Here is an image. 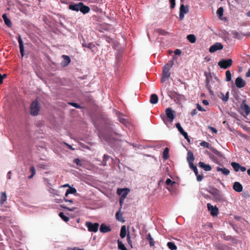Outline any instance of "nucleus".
<instances>
[{"label":"nucleus","instance_id":"nucleus-1","mask_svg":"<svg viewBox=\"0 0 250 250\" xmlns=\"http://www.w3.org/2000/svg\"><path fill=\"white\" fill-rule=\"evenodd\" d=\"M69 9L77 12L80 11L83 14L89 13L90 10V8L88 6L84 5L83 3L82 2L69 4Z\"/></svg>","mask_w":250,"mask_h":250},{"label":"nucleus","instance_id":"nucleus-2","mask_svg":"<svg viewBox=\"0 0 250 250\" xmlns=\"http://www.w3.org/2000/svg\"><path fill=\"white\" fill-rule=\"evenodd\" d=\"M40 111V106L38 102L35 100L32 102L30 105V114L36 116Z\"/></svg>","mask_w":250,"mask_h":250},{"label":"nucleus","instance_id":"nucleus-3","mask_svg":"<svg viewBox=\"0 0 250 250\" xmlns=\"http://www.w3.org/2000/svg\"><path fill=\"white\" fill-rule=\"evenodd\" d=\"M85 226L87 228L89 231L96 232L98 230L99 224L98 223H93L91 222H86Z\"/></svg>","mask_w":250,"mask_h":250},{"label":"nucleus","instance_id":"nucleus-4","mask_svg":"<svg viewBox=\"0 0 250 250\" xmlns=\"http://www.w3.org/2000/svg\"><path fill=\"white\" fill-rule=\"evenodd\" d=\"M232 64V61L231 59H229L227 60L222 59L218 63V65L221 68L227 69L230 67Z\"/></svg>","mask_w":250,"mask_h":250},{"label":"nucleus","instance_id":"nucleus-5","mask_svg":"<svg viewBox=\"0 0 250 250\" xmlns=\"http://www.w3.org/2000/svg\"><path fill=\"white\" fill-rule=\"evenodd\" d=\"M129 191V189L127 188H118L117 189V194L121 196L120 200V204L121 205L122 204V200L126 197V196L128 194Z\"/></svg>","mask_w":250,"mask_h":250},{"label":"nucleus","instance_id":"nucleus-6","mask_svg":"<svg viewBox=\"0 0 250 250\" xmlns=\"http://www.w3.org/2000/svg\"><path fill=\"white\" fill-rule=\"evenodd\" d=\"M166 114L170 122H172L175 118V112L171 107L167 108L166 109Z\"/></svg>","mask_w":250,"mask_h":250},{"label":"nucleus","instance_id":"nucleus-7","mask_svg":"<svg viewBox=\"0 0 250 250\" xmlns=\"http://www.w3.org/2000/svg\"><path fill=\"white\" fill-rule=\"evenodd\" d=\"M223 48V44L220 42H216L214 44L211 45L209 49V51L210 53H214L215 51L221 50Z\"/></svg>","mask_w":250,"mask_h":250},{"label":"nucleus","instance_id":"nucleus-8","mask_svg":"<svg viewBox=\"0 0 250 250\" xmlns=\"http://www.w3.org/2000/svg\"><path fill=\"white\" fill-rule=\"evenodd\" d=\"M207 208L212 216H216L218 213V208L216 207H213L211 204L208 203Z\"/></svg>","mask_w":250,"mask_h":250},{"label":"nucleus","instance_id":"nucleus-9","mask_svg":"<svg viewBox=\"0 0 250 250\" xmlns=\"http://www.w3.org/2000/svg\"><path fill=\"white\" fill-rule=\"evenodd\" d=\"M236 86L239 88H243L245 86L246 82L241 77H238L235 81Z\"/></svg>","mask_w":250,"mask_h":250},{"label":"nucleus","instance_id":"nucleus-10","mask_svg":"<svg viewBox=\"0 0 250 250\" xmlns=\"http://www.w3.org/2000/svg\"><path fill=\"white\" fill-rule=\"evenodd\" d=\"M18 42L19 43L20 53L21 54L22 57H23L24 55V50L23 43V42H22V40L21 35H19V36L18 37Z\"/></svg>","mask_w":250,"mask_h":250},{"label":"nucleus","instance_id":"nucleus-11","mask_svg":"<svg viewBox=\"0 0 250 250\" xmlns=\"http://www.w3.org/2000/svg\"><path fill=\"white\" fill-rule=\"evenodd\" d=\"M241 108L242 110L245 112L246 115L250 113V107L246 104L245 100H244L241 105Z\"/></svg>","mask_w":250,"mask_h":250},{"label":"nucleus","instance_id":"nucleus-12","mask_svg":"<svg viewBox=\"0 0 250 250\" xmlns=\"http://www.w3.org/2000/svg\"><path fill=\"white\" fill-rule=\"evenodd\" d=\"M170 76L169 70L166 69H163V76L161 78V82L164 83L166 81V79L168 78Z\"/></svg>","mask_w":250,"mask_h":250},{"label":"nucleus","instance_id":"nucleus-13","mask_svg":"<svg viewBox=\"0 0 250 250\" xmlns=\"http://www.w3.org/2000/svg\"><path fill=\"white\" fill-rule=\"evenodd\" d=\"M187 161L188 163L189 166L190 165L194 164L193 162L194 161V157L193 154L191 151H188L187 154Z\"/></svg>","mask_w":250,"mask_h":250},{"label":"nucleus","instance_id":"nucleus-14","mask_svg":"<svg viewBox=\"0 0 250 250\" xmlns=\"http://www.w3.org/2000/svg\"><path fill=\"white\" fill-rule=\"evenodd\" d=\"M233 188L236 191L240 192L243 190V186L240 183L235 182L233 184Z\"/></svg>","mask_w":250,"mask_h":250},{"label":"nucleus","instance_id":"nucleus-15","mask_svg":"<svg viewBox=\"0 0 250 250\" xmlns=\"http://www.w3.org/2000/svg\"><path fill=\"white\" fill-rule=\"evenodd\" d=\"M62 58H63V60L62 62V65L64 67L66 66L70 62V58L69 56L65 55H63L62 56Z\"/></svg>","mask_w":250,"mask_h":250},{"label":"nucleus","instance_id":"nucleus-16","mask_svg":"<svg viewBox=\"0 0 250 250\" xmlns=\"http://www.w3.org/2000/svg\"><path fill=\"white\" fill-rule=\"evenodd\" d=\"M198 166L199 167L203 168L204 170L206 171H208L211 170V166L209 165L205 164L204 162H199Z\"/></svg>","mask_w":250,"mask_h":250},{"label":"nucleus","instance_id":"nucleus-17","mask_svg":"<svg viewBox=\"0 0 250 250\" xmlns=\"http://www.w3.org/2000/svg\"><path fill=\"white\" fill-rule=\"evenodd\" d=\"M111 229L109 226H107L104 224H102L100 228V231L103 233H106L111 231Z\"/></svg>","mask_w":250,"mask_h":250},{"label":"nucleus","instance_id":"nucleus-18","mask_svg":"<svg viewBox=\"0 0 250 250\" xmlns=\"http://www.w3.org/2000/svg\"><path fill=\"white\" fill-rule=\"evenodd\" d=\"M5 24L9 27L12 26V23L10 19H9L6 14H3L2 16Z\"/></svg>","mask_w":250,"mask_h":250},{"label":"nucleus","instance_id":"nucleus-19","mask_svg":"<svg viewBox=\"0 0 250 250\" xmlns=\"http://www.w3.org/2000/svg\"><path fill=\"white\" fill-rule=\"evenodd\" d=\"M158 102V97L156 94H153L150 96V102L152 104H156Z\"/></svg>","mask_w":250,"mask_h":250},{"label":"nucleus","instance_id":"nucleus-20","mask_svg":"<svg viewBox=\"0 0 250 250\" xmlns=\"http://www.w3.org/2000/svg\"><path fill=\"white\" fill-rule=\"evenodd\" d=\"M188 11L189 9L188 6H185L183 4H181L180 7V12L186 14L188 12Z\"/></svg>","mask_w":250,"mask_h":250},{"label":"nucleus","instance_id":"nucleus-21","mask_svg":"<svg viewBox=\"0 0 250 250\" xmlns=\"http://www.w3.org/2000/svg\"><path fill=\"white\" fill-rule=\"evenodd\" d=\"M7 200V195L5 192H1L0 204L2 205Z\"/></svg>","mask_w":250,"mask_h":250},{"label":"nucleus","instance_id":"nucleus-22","mask_svg":"<svg viewBox=\"0 0 250 250\" xmlns=\"http://www.w3.org/2000/svg\"><path fill=\"white\" fill-rule=\"evenodd\" d=\"M216 170L218 172H221L222 174L226 176L229 174V170L226 168H222L219 167H217Z\"/></svg>","mask_w":250,"mask_h":250},{"label":"nucleus","instance_id":"nucleus-23","mask_svg":"<svg viewBox=\"0 0 250 250\" xmlns=\"http://www.w3.org/2000/svg\"><path fill=\"white\" fill-rule=\"evenodd\" d=\"M120 237L122 238H124L126 235V229L125 226L124 225L122 226L120 231Z\"/></svg>","mask_w":250,"mask_h":250},{"label":"nucleus","instance_id":"nucleus-24","mask_svg":"<svg viewBox=\"0 0 250 250\" xmlns=\"http://www.w3.org/2000/svg\"><path fill=\"white\" fill-rule=\"evenodd\" d=\"M76 192V189L75 188L69 187V188L66 190L65 196V197H67L68 194H75Z\"/></svg>","mask_w":250,"mask_h":250},{"label":"nucleus","instance_id":"nucleus-25","mask_svg":"<svg viewBox=\"0 0 250 250\" xmlns=\"http://www.w3.org/2000/svg\"><path fill=\"white\" fill-rule=\"evenodd\" d=\"M205 76L206 77V86L208 88H209V82L212 80V76L210 74H208L206 73H205Z\"/></svg>","mask_w":250,"mask_h":250},{"label":"nucleus","instance_id":"nucleus-26","mask_svg":"<svg viewBox=\"0 0 250 250\" xmlns=\"http://www.w3.org/2000/svg\"><path fill=\"white\" fill-rule=\"evenodd\" d=\"M187 38L188 40L192 43L195 42L196 41V37L193 34H190L188 35Z\"/></svg>","mask_w":250,"mask_h":250},{"label":"nucleus","instance_id":"nucleus-27","mask_svg":"<svg viewBox=\"0 0 250 250\" xmlns=\"http://www.w3.org/2000/svg\"><path fill=\"white\" fill-rule=\"evenodd\" d=\"M146 239L149 241V245L150 247H153L155 245V242L153 239L152 238L150 233H148V234L147 235Z\"/></svg>","mask_w":250,"mask_h":250},{"label":"nucleus","instance_id":"nucleus-28","mask_svg":"<svg viewBox=\"0 0 250 250\" xmlns=\"http://www.w3.org/2000/svg\"><path fill=\"white\" fill-rule=\"evenodd\" d=\"M231 166L233 168L234 170L237 172L240 170V165L239 163H237L234 162H232L231 163Z\"/></svg>","mask_w":250,"mask_h":250},{"label":"nucleus","instance_id":"nucleus-29","mask_svg":"<svg viewBox=\"0 0 250 250\" xmlns=\"http://www.w3.org/2000/svg\"><path fill=\"white\" fill-rule=\"evenodd\" d=\"M82 45L83 47H86L87 48H89L90 49H91L92 50V52H93V50H92V49L95 47V44L92 43V42H90V43H83L82 44Z\"/></svg>","mask_w":250,"mask_h":250},{"label":"nucleus","instance_id":"nucleus-30","mask_svg":"<svg viewBox=\"0 0 250 250\" xmlns=\"http://www.w3.org/2000/svg\"><path fill=\"white\" fill-rule=\"evenodd\" d=\"M174 64V61L173 60H171L169 61L163 67V69H167L168 70H170L171 68L172 67V66Z\"/></svg>","mask_w":250,"mask_h":250},{"label":"nucleus","instance_id":"nucleus-31","mask_svg":"<svg viewBox=\"0 0 250 250\" xmlns=\"http://www.w3.org/2000/svg\"><path fill=\"white\" fill-rule=\"evenodd\" d=\"M169 157V149L167 147H166L163 152V158L165 160H167Z\"/></svg>","mask_w":250,"mask_h":250},{"label":"nucleus","instance_id":"nucleus-32","mask_svg":"<svg viewBox=\"0 0 250 250\" xmlns=\"http://www.w3.org/2000/svg\"><path fill=\"white\" fill-rule=\"evenodd\" d=\"M167 246L171 250H176L177 248L174 243L171 242H168L167 244Z\"/></svg>","mask_w":250,"mask_h":250},{"label":"nucleus","instance_id":"nucleus-33","mask_svg":"<svg viewBox=\"0 0 250 250\" xmlns=\"http://www.w3.org/2000/svg\"><path fill=\"white\" fill-rule=\"evenodd\" d=\"M156 31L160 35L163 36H166L169 34L168 32L162 29H157L156 30Z\"/></svg>","mask_w":250,"mask_h":250},{"label":"nucleus","instance_id":"nucleus-34","mask_svg":"<svg viewBox=\"0 0 250 250\" xmlns=\"http://www.w3.org/2000/svg\"><path fill=\"white\" fill-rule=\"evenodd\" d=\"M118 249L121 250H127L125 245L123 244V243L120 241L118 240Z\"/></svg>","mask_w":250,"mask_h":250},{"label":"nucleus","instance_id":"nucleus-35","mask_svg":"<svg viewBox=\"0 0 250 250\" xmlns=\"http://www.w3.org/2000/svg\"><path fill=\"white\" fill-rule=\"evenodd\" d=\"M231 80V74L229 70H227L226 72V81L229 82Z\"/></svg>","mask_w":250,"mask_h":250},{"label":"nucleus","instance_id":"nucleus-36","mask_svg":"<svg viewBox=\"0 0 250 250\" xmlns=\"http://www.w3.org/2000/svg\"><path fill=\"white\" fill-rule=\"evenodd\" d=\"M29 170L32 174L28 177V178L31 179L36 174V170L35 167L34 166H31L29 168Z\"/></svg>","mask_w":250,"mask_h":250},{"label":"nucleus","instance_id":"nucleus-37","mask_svg":"<svg viewBox=\"0 0 250 250\" xmlns=\"http://www.w3.org/2000/svg\"><path fill=\"white\" fill-rule=\"evenodd\" d=\"M224 12V9L223 8L221 7H219L217 10V14L219 18H221L223 15Z\"/></svg>","mask_w":250,"mask_h":250},{"label":"nucleus","instance_id":"nucleus-38","mask_svg":"<svg viewBox=\"0 0 250 250\" xmlns=\"http://www.w3.org/2000/svg\"><path fill=\"white\" fill-rule=\"evenodd\" d=\"M208 192L214 196L218 195L219 193V190H218L217 188H213L211 190H208Z\"/></svg>","mask_w":250,"mask_h":250},{"label":"nucleus","instance_id":"nucleus-39","mask_svg":"<svg viewBox=\"0 0 250 250\" xmlns=\"http://www.w3.org/2000/svg\"><path fill=\"white\" fill-rule=\"evenodd\" d=\"M59 216L66 222H68L69 220V217L65 216L63 212H60L59 213Z\"/></svg>","mask_w":250,"mask_h":250},{"label":"nucleus","instance_id":"nucleus-40","mask_svg":"<svg viewBox=\"0 0 250 250\" xmlns=\"http://www.w3.org/2000/svg\"><path fill=\"white\" fill-rule=\"evenodd\" d=\"M189 167L190 168V169L193 170L195 174L197 175V173H198V169H197L196 166H194V164H192V165H189Z\"/></svg>","mask_w":250,"mask_h":250},{"label":"nucleus","instance_id":"nucleus-41","mask_svg":"<svg viewBox=\"0 0 250 250\" xmlns=\"http://www.w3.org/2000/svg\"><path fill=\"white\" fill-rule=\"evenodd\" d=\"M175 125L176 128L178 129V131L180 132L181 134L185 131L183 128L181 126V125L179 123H177Z\"/></svg>","mask_w":250,"mask_h":250},{"label":"nucleus","instance_id":"nucleus-42","mask_svg":"<svg viewBox=\"0 0 250 250\" xmlns=\"http://www.w3.org/2000/svg\"><path fill=\"white\" fill-rule=\"evenodd\" d=\"M200 145L202 146H203L204 147H206V148H209V144L206 141H202L201 143H200Z\"/></svg>","mask_w":250,"mask_h":250},{"label":"nucleus","instance_id":"nucleus-43","mask_svg":"<svg viewBox=\"0 0 250 250\" xmlns=\"http://www.w3.org/2000/svg\"><path fill=\"white\" fill-rule=\"evenodd\" d=\"M166 184L167 185H173L175 184V182H173L172 180H171L170 179L168 178L166 180Z\"/></svg>","mask_w":250,"mask_h":250},{"label":"nucleus","instance_id":"nucleus-44","mask_svg":"<svg viewBox=\"0 0 250 250\" xmlns=\"http://www.w3.org/2000/svg\"><path fill=\"white\" fill-rule=\"evenodd\" d=\"M175 94H176V93L175 92H173L172 91H168L167 92V94H168V96L171 99H172L173 98Z\"/></svg>","mask_w":250,"mask_h":250},{"label":"nucleus","instance_id":"nucleus-45","mask_svg":"<svg viewBox=\"0 0 250 250\" xmlns=\"http://www.w3.org/2000/svg\"><path fill=\"white\" fill-rule=\"evenodd\" d=\"M126 239H127V241L128 244L131 246V247L132 248V242H131V238H130V236L129 234H127V238H126Z\"/></svg>","mask_w":250,"mask_h":250},{"label":"nucleus","instance_id":"nucleus-46","mask_svg":"<svg viewBox=\"0 0 250 250\" xmlns=\"http://www.w3.org/2000/svg\"><path fill=\"white\" fill-rule=\"evenodd\" d=\"M170 8L173 9L175 6V0H169Z\"/></svg>","mask_w":250,"mask_h":250},{"label":"nucleus","instance_id":"nucleus-47","mask_svg":"<svg viewBox=\"0 0 250 250\" xmlns=\"http://www.w3.org/2000/svg\"><path fill=\"white\" fill-rule=\"evenodd\" d=\"M69 104L72 105L73 106L77 108H81V106L77 104V103H69Z\"/></svg>","mask_w":250,"mask_h":250},{"label":"nucleus","instance_id":"nucleus-48","mask_svg":"<svg viewBox=\"0 0 250 250\" xmlns=\"http://www.w3.org/2000/svg\"><path fill=\"white\" fill-rule=\"evenodd\" d=\"M181 134L184 137V138L188 141H189V139L188 138V133L184 131L183 133H181Z\"/></svg>","mask_w":250,"mask_h":250},{"label":"nucleus","instance_id":"nucleus-49","mask_svg":"<svg viewBox=\"0 0 250 250\" xmlns=\"http://www.w3.org/2000/svg\"><path fill=\"white\" fill-rule=\"evenodd\" d=\"M61 206L62 208H63L64 209H67V210H68L69 211H73L75 210V208H67V207H66V206H65L64 205H61Z\"/></svg>","mask_w":250,"mask_h":250},{"label":"nucleus","instance_id":"nucleus-50","mask_svg":"<svg viewBox=\"0 0 250 250\" xmlns=\"http://www.w3.org/2000/svg\"><path fill=\"white\" fill-rule=\"evenodd\" d=\"M228 99H229V92H228L226 93V95L225 96L224 95H223V96L222 97V100L224 102H227V101H228Z\"/></svg>","mask_w":250,"mask_h":250},{"label":"nucleus","instance_id":"nucleus-51","mask_svg":"<svg viewBox=\"0 0 250 250\" xmlns=\"http://www.w3.org/2000/svg\"><path fill=\"white\" fill-rule=\"evenodd\" d=\"M197 177V180L198 182H200L202 180L203 176L202 175H200L197 173V175H195Z\"/></svg>","mask_w":250,"mask_h":250},{"label":"nucleus","instance_id":"nucleus-52","mask_svg":"<svg viewBox=\"0 0 250 250\" xmlns=\"http://www.w3.org/2000/svg\"><path fill=\"white\" fill-rule=\"evenodd\" d=\"M197 108L199 111H206V110L203 108L201 106V105L200 104H197Z\"/></svg>","mask_w":250,"mask_h":250},{"label":"nucleus","instance_id":"nucleus-53","mask_svg":"<svg viewBox=\"0 0 250 250\" xmlns=\"http://www.w3.org/2000/svg\"><path fill=\"white\" fill-rule=\"evenodd\" d=\"M8 219H9V218L8 217L4 216H0V221H6Z\"/></svg>","mask_w":250,"mask_h":250},{"label":"nucleus","instance_id":"nucleus-54","mask_svg":"<svg viewBox=\"0 0 250 250\" xmlns=\"http://www.w3.org/2000/svg\"><path fill=\"white\" fill-rule=\"evenodd\" d=\"M208 129L214 133H216L217 132V129L213 127L209 126H208Z\"/></svg>","mask_w":250,"mask_h":250},{"label":"nucleus","instance_id":"nucleus-55","mask_svg":"<svg viewBox=\"0 0 250 250\" xmlns=\"http://www.w3.org/2000/svg\"><path fill=\"white\" fill-rule=\"evenodd\" d=\"M122 216V214L120 213V212H117L116 213V219L119 220V221H121V219H120V217Z\"/></svg>","mask_w":250,"mask_h":250},{"label":"nucleus","instance_id":"nucleus-56","mask_svg":"<svg viewBox=\"0 0 250 250\" xmlns=\"http://www.w3.org/2000/svg\"><path fill=\"white\" fill-rule=\"evenodd\" d=\"M74 163H75L78 166H81V161L79 159H76L74 160Z\"/></svg>","mask_w":250,"mask_h":250},{"label":"nucleus","instance_id":"nucleus-57","mask_svg":"<svg viewBox=\"0 0 250 250\" xmlns=\"http://www.w3.org/2000/svg\"><path fill=\"white\" fill-rule=\"evenodd\" d=\"M63 200L66 202H69L70 203H73V201L72 199H68L67 198V197H65V196L63 198Z\"/></svg>","mask_w":250,"mask_h":250},{"label":"nucleus","instance_id":"nucleus-58","mask_svg":"<svg viewBox=\"0 0 250 250\" xmlns=\"http://www.w3.org/2000/svg\"><path fill=\"white\" fill-rule=\"evenodd\" d=\"M181 51L180 50V49H176L175 51H174V53L175 55H180L181 54Z\"/></svg>","mask_w":250,"mask_h":250},{"label":"nucleus","instance_id":"nucleus-59","mask_svg":"<svg viewBox=\"0 0 250 250\" xmlns=\"http://www.w3.org/2000/svg\"><path fill=\"white\" fill-rule=\"evenodd\" d=\"M197 114V111L196 109H194L192 110V111L191 112V115L193 116Z\"/></svg>","mask_w":250,"mask_h":250},{"label":"nucleus","instance_id":"nucleus-60","mask_svg":"<svg viewBox=\"0 0 250 250\" xmlns=\"http://www.w3.org/2000/svg\"><path fill=\"white\" fill-rule=\"evenodd\" d=\"M185 14H184V13H182L181 12H180V14H179V19L180 20H183L184 18V15Z\"/></svg>","mask_w":250,"mask_h":250},{"label":"nucleus","instance_id":"nucleus-61","mask_svg":"<svg viewBox=\"0 0 250 250\" xmlns=\"http://www.w3.org/2000/svg\"><path fill=\"white\" fill-rule=\"evenodd\" d=\"M240 170L242 172H244L246 170V168L245 167L240 166Z\"/></svg>","mask_w":250,"mask_h":250},{"label":"nucleus","instance_id":"nucleus-62","mask_svg":"<svg viewBox=\"0 0 250 250\" xmlns=\"http://www.w3.org/2000/svg\"><path fill=\"white\" fill-rule=\"evenodd\" d=\"M202 103L204 105H206L209 104L207 100H203Z\"/></svg>","mask_w":250,"mask_h":250},{"label":"nucleus","instance_id":"nucleus-63","mask_svg":"<svg viewBox=\"0 0 250 250\" xmlns=\"http://www.w3.org/2000/svg\"><path fill=\"white\" fill-rule=\"evenodd\" d=\"M70 250H83V249H80L77 247H74V248L70 249Z\"/></svg>","mask_w":250,"mask_h":250},{"label":"nucleus","instance_id":"nucleus-64","mask_svg":"<svg viewBox=\"0 0 250 250\" xmlns=\"http://www.w3.org/2000/svg\"><path fill=\"white\" fill-rule=\"evenodd\" d=\"M246 76L247 77H250V68L248 69V72L246 73Z\"/></svg>","mask_w":250,"mask_h":250}]
</instances>
